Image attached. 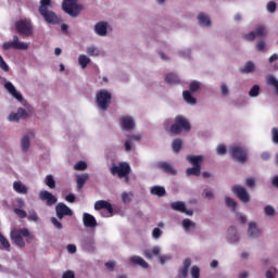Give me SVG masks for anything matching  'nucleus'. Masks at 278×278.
Returning a JSON list of instances; mask_svg holds the SVG:
<instances>
[{
  "mask_svg": "<svg viewBox=\"0 0 278 278\" xmlns=\"http://www.w3.org/2000/svg\"><path fill=\"white\" fill-rule=\"evenodd\" d=\"M130 262H131V264H137L138 266H141V268H148L149 267V263L140 256L130 257Z\"/></svg>",
  "mask_w": 278,
  "mask_h": 278,
  "instance_id": "29",
  "label": "nucleus"
},
{
  "mask_svg": "<svg viewBox=\"0 0 278 278\" xmlns=\"http://www.w3.org/2000/svg\"><path fill=\"white\" fill-rule=\"evenodd\" d=\"M112 101V94L106 90H101L97 93V103L101 110H108V105Z\"/></svg>",
  "mask_w": 278,
  "mask_h": 278,
  "instance_id": "9",
  "label": "nucleus"
},
{
  "mask_svg": "<svg viewBox=\"0 0 278 278\" xmlns=\"http://www.w3.org/2000/svg\"><path fill=\"white\" fill-rule=\"evenodd\" d=\"M220 90L224 97H227V94H229V87H227V85L223 84Z\"/></svg>",
  "mask_w": 278,
  "mask_h": 278,
  "instance_id": "58",
  "label": "nucleus"
},
{
  "mask_svg": "<svg viewBox=\"0 0 278 278\" xmlns=\"http://www.w3.org/2000/svg\"><path fill=\"white\" fill-rule=\"evenodd\" d=\"M51 223L56 229H62V223H60L55 217L51 218Z\"/></svg>",
  "mask_w": 278,
  "mask_h": 278,
  "instance_id": "55",
  "label": "nucleus"
},
{
  "mask_svg": "<svg viewBox=\"0 0 278 278\" xmlns=\"http://www.w3.org/2000/svg\"><path fill=\"white\" fill-rule=\"evenodd\" d=\"M172 134H181V131H190V122L184 116L178 115L175 118V124L170 127Z\"/></svg>",
  "mask_w": 278,
  "mask_h": 278,
  "instance_id": "4",
  "label": "nucleus"
},
{
  "mask_svg": "<svg viewBox=\"0 0 278 278\" xmlns=\"http://www.w3.org/2000/svg\"><path fill=\"white\" fill-rule=\"evenodd\" d=\"M62 8L70 16H77L81 12L79 0H63Z\"/></svg>",
  "mask_w": 278,
  "mask_h": 278,
  "instance_id": "5",
  "label": "nucleus"
},
{
  "mask_svg": "<svg viewBox=\"0 0 278 278\" xmlns=\"http://www.w3.org/2000/svg\"><path fill=\"white\" fill-rule=\"evenodd\" d=\"M28 220H34V223L38 222V214H36V212L29 213Z\"/></svg>",
  "mask_w": 278,
  "mask_h": 278,
  "instance_id": "59",
  "label": "nucleus"
},
{
  "mask_svg": "<svg viewBox=\"0 0 278 278\" xmlns=\"http://www.w3.org/2000/svg\"><path fill=\"white\" fill-rule=\"evenodd\" d=\"M94 210H105V213H102L104 218H110L114 210L112 208V204L105 200H100L94 203Z\"/></svg>",
  "mask_w": 278,
  "mask_h": 278,
  "instance_id": "11",
  "label": "nucleus"
},
{
  "mask_svg": "<svg viewBox=\"0 0 278 278\" xmlns=\"http://www.w3.org/2000/svg\"><path fill=\"white\" fill-rule=\"evenodd\" d=\"M109 27L110 24L108 22H98L93 27V31L97 34V36L105 37L108 36Z\"/></svg>",
  "mask_w": 278,
  "mask_h": 278,
  "instance_id": "15",
  "label": "nucleus"
},
{
  "mask_svg": "<svg viewBox=\"0 0 278 278\" xmlns=\"http://www.w3.org/2000/svg\"><path fill=\"white\" fill-rule=\"evenodd\" d=\"M4 51H8L10 49H16L18 51H27L29 49V43L25 41H20L18 36H14L12 41L3 43Z\"/></svg>",
  "mask_w": 278,
  "mask_h": 278,
  "instance_id": "8",
  "label": "nucleus"
},
{
  "mask_svg": "<svg viewBox=\"0 0 278 278\" xmlns=\"http://www.w3.org/2000/svg\"><path fill=\"white\" fill-rule=\"evenodd\" d=\"M56 216L62 220L64 216H73V211L64 203H59L55 207Z\"/></svg>",
  "mask_w": 278,
  "mask_h": 278,
  "instance_id": "13",
  "label": "nucleus"
},
{
  "mask_svg": "<svg viewBox=\"0 0 278 278\" xmlns=\"http://www.w3.org/2000/svg\"><path fill=\"white\" fill-rule=\"evenodd\" d=\"M68 253H77V247L75 244L67 245Z\"/></svg>",
  "mask_w": 278,
  "mask_h": 278,
  "instance_id": "62",
  "label": "nucleus"
},
{
  "mask_svg": "<svg viewBox=\"0 0 278 278\" xmlns=\"http://www.w3.org/2000/svg\"><path fill=\"white\" fill-rule=\"evenodd\" d=\"M190 264H192V261H190V258L185 260L184 268L178 271L179 277L188 276V268H190Z\"/></svg>",
  "mask_w": 278,
  "mask_h": 278,
  "instance_id": "32",
  "label": "nucleus"
},
{
  "mask_svg": "<svg viewBox=\"0 0 278 278\" xmlns=\"http://www.w3.org/2000/svg\"><path fill=\"white\" fill-rule=\"evenodd\" d=\"M31 144V134H28L21 139V149L24 151V153H27L29 151V147Z\"/></svg>",
  "mask_w": 278,
  "mask_h": 278,
  "instance_id": "22",
  "label": "nucleus"
},
{
  "mask_svg": "<svg viewBox=\"0 0 278 278\" xmlns=\"http://www.w3.org/2000/svg\"><path fill=\"white\" fill-rule=\"evenodd\" d=\"M199 88H201V83L194 80L190 84V90L191 92H197V90H199Z\"/></svg>",
  "mask_w": 278,
  "mask_h": 278,
  "instance_id": "49",
  "label": "nucleus"
},
{
  "mask_svg": "<svg viewBox=\"0 0 278 278\" xmlns=\"http://www.w3.org/2000/svg\"><path fill=\"white\" fill-rule=\"evenodd\" d=\"M159 168H161V170H164V173H167L168 175H176L177 174V172L175 170L173 165H170L166 162L159 163Z\"/></svg>",
  "mask_w": 278,
  "mask_h": 278,
  "instance_id": "25",
  "label": "nucleus"
},
{
  "mask_svg": "<svg viewBox=\"0 0 278 278\" xmlns=\"http://www.w3.org/2000/svg\"><path fill=\"white\" fill-rule=\"evenodd\" d=\"M172 210H175L176 212H181L182 214H187V216H192L193 212L191 210H186V203L178 201L173 202L170 204Z\"/></svg>",
  "mask_w": 278,
  "mask_h": 278,
  "instance_id": "18",
  "label": "nucleus"
},
{
  "mask_svg": "<svg viewBox=\"0 0 278 278\" xmlns=\"http://www.w3.org/2000/svg\"><path fill=\"white\" fill-rule=\"evenodd\" d=\"M132 199H134V193H131V192H123L122 193L123 203H131Z\"/></svg>",
  "mask_w": 278,
  "mask_h": 278,
  "instance_id": "39",
  "label": "nucleus"
},
{
  "mask_svg": "<svg viewBox=\"0 0 278 278\" xmlns=\"http://www.w3.org/2000/svg\"><path fill=\"white\" fill-rule=\"evenodd\" d=\"M245 184L249 188H253L255 186V179L254 178H248Z\"/></svg>",
  "mask_w": 278,
  "mask_h": 278,
  "instance_id": "61",
  "label": "nucleus"
},
{
  "mask_svg": "<svg viewBox=\"0 0 278 278\" xmlns=\"http://www.w3.org/2000/svg\"><path fill=\"white\" fill-rule=\"evenodd\" d=\"M89 62H90V58H88V55L80 54L78 56V64L81 66V68H86Z\"/></svg>",
  "mask_w": 278,
  "mask_h": 278,
  "instance_id": "35",
  "label": "nucleus"
},
{
  "mask_svg": "<svg viewBox=\"0 0 278 278\" xmlns=\"http://www.w3.org/2000/svg\"><path fill=\"white\" fill-rule=\"evenodd\" d=\"M89 177H90V175H88V174H83V175L76 176V182H77L78 190H81V188H84V185L89 179Z\"/></svg>",
  "mask_w": 278,
  "mask_h": 278,
  "instance_id": "27",
  "label": "nucleus"
},
{
  "mask_svg": "<svg viewBox=\"0 0 278 278\" xmlns=\"http://www.w3.org/2000/svg\"><path fill=\"white\" fill-rule=\"evenodd\" d=\"M16 29L18 34L29 38V36H34V27L31 26V20H20L16 23Z\"/></svg>",
  "mask_w": 278,
  "mask_h": 278,
  "instance_id": "6",
  "label": "nucleus"
},
{
  "mask_svg": "<svg viewBox=\"0 0 278 278\" xmlns=\"http://www.w3.org/2000/svg\"><path fill=\"white\" fill-rule=\"evenodd\" d=\"M0 243L3 247V249H10V241H8V239H5V237H3L1 232H0Z\"/></svg>",
  "mask_w": 278,
  "mask_h": 278,
  "instance_id": "45",
  "label": "nucleus"
},
{
  "mask_svg": "<svg viewBox=\"0 0 278 278\" xmlns=\"http://www.w3.org/2000/svg\"><path fill=\"white\" fill-rule=\"evenodd\" d=\"M217 155H225L227 153V147L219 144L216 149Z\"/></svg>",
  "mask_w": 278,
  "mask_h": 278,
  "instance_id": "51",
  "label": "nucleus"
},
{
  "mask_svg": "<svg viewBox=\"0 0 278 278\" xmlns=\"http://www.w3.org/2000/svg\"><path fill=\"white\" fill-rule=\"evenodd\" d=\"M131 170V167L127 163H119L118 165H113L111 168L112 175H117L119 179L122 177H125L126 181H129V173Z\"/></svg>",
  "mask_w": 278,
  "mask_h": 278,
  "instance_id": "7",
  "label": "nucleus"
},
{
  "mask_svg": "<svg viewBox=\"0 0 278 278\" xmlns=\"http://www.w3.org/2000/svg\"><path fill=\"white\" fill-rule=\"evenodd\" d=\"M264 212H265L266 216L275 215V208L270 205L265 206Z\"/></svg>",
  "mask_w": 278,
  "mask_h": 278,
  "instance_id": "52",
  "label": "nucleus"
},
{
  "mask_svg": "<svg viewBox=\"0 0 278 278\" xmlns=\"http://www.w3.org/2000/svg\"><path fill=\"white\" fill-rule=\"evenodd\" d=\"M228 241L230 244L238 242V232L233 228H230L228 231Z\"/></svg>",
  "mask_w": 278,
  "mask_h": 278,
  "instance_id": "36",
  "label": "nucleus"
},
{
  "mask_svg": "<svg viewBox=\"0 0 278 278\" xmlns=\"http://www.w3.org/2000/svg\"><path fill=\"white\" fill-rule=\"evenodd\" d=\"M226 205L228 206V207H231V210H236V207H237V203H236V201L233 200V199H231V198H226Z\"/></svg>",
  "mask_w": 278,
  "mask_h": 278,
  "instance_id": "48",
  "label": "nucleus"
},
{
  "mask_svg": "<svg viewBox=\"0 0 278 278\" xmlns=\"http://www.w3.org/2000/svg\"><path fill=\"white\" fill-rule=\"evenodd\" d=\"M28 113L25 111V109H18L16 113H11L8 117V121L10 123H18L21 118H27Z\"/></svg>",
  "mask_w": 278,
  "mask_h": 278,
  "instance_id": "17",
  "label": "nucleus"
},
{
  "mask_svg": "<svg viewBox=\"0 0 278 278\" xmlns=\"http://www.w3.org/2000/svg\"><path fill=\"white\" fill-rule=\"evenodd\" d=\"M88 168V164L84 161H79L74 165V170H86Z\"/></svg>",
  "mask_w": 278,
  "mask_h": 278,
  "instance_id": "41",
  "label": "nucleus"
},
{
  "mask_svg": "<svg viewBox=\"0 0 278 278\" xmlns=\"http://www.w3.org/2000/svg\"><path fill=\"white\" fill-rule=\"evenodd\" d=\"M182 227L187 233H190V231H192L194 227H197V224L187 218L182 220Z\"/></svg>",
  "mask_w": 278,
  "mask_h": 278,
  "instance_id": "31",
  "label": "nucleus"
},
{
  "mask_svg": "<svg viewBox=\"0 0 278 278\" xmlns=\"http://www.w3.org/2000/svg\"><path fill=\"white\" fill-rule=\"evenodd\" d=\"M152 236L155 240H157V238H160V236H162V231L160 228H154L153 229V232H152Z\"/></svg>",
  "mask_w": 278,
  "mask_h": 278,
  "instance_id": "57",
  "label": "nucleus"
},
{
  "mask_svg": "<svg viewBox=\"0 0 278 278\" xmlns=\"http://www.w3.org/2000/svg\"><path fill=\"white\" fill-rule=\"evenodd\" d=\"M65 201H67V203H75V194L70 193L65 197Z\"/></svg>",
  "mask_w": 278,
  "mask_h": 278,
  "instance_id": "60",
  "label": "nucleus"
},
{
  "mask_svg": "<svg viewBox=\"0 0 278 278\" xmlns=\"http://www.w3.org/2000/svg\"><path fill=\"white\" fill-rule=\"evenodd\" d=\"M275 275H277V268H273L266 271L267 278H275Z\"/></svg>",
  "mask_w": 278,
  "mask_h": 278,
  "instance_id": "54",
  "label": "nucleus"
},
{
  "mask_svg": "<svg viewBox=\"0 0 278 278\" xmlns=\"http://www.w3.org/2000/svg\"><path fill=\"white\" fill-rule=\"evenodd\" d=\"M267 11L270 12V14H275V12L277 11V3H275L274 1L268 2Z\"/></svg>",
  "mask_w": 278,
  "mask_h": 278,
  "instance_id": "44",
  "label": "nucleus"
},
{
  "mask_svg": "<svg viewBox=\"0 0 278 278\" xmlns=\"http://www.w3.org/2000/svg\"><path fill=\"white\" fill-rule=\"evenodd\" d=\"M201 276V269H199V267L193 266L191 268V277L192 278H199Z\"/></svg>",
  "mask_w": 278,
  "mask_h": 278,
  "instance_id": "47",
  "label": "nucleus"
},
{
  "mask_svg": "<svg viewBox=\"0 0 278 278\" xmlns=\"http://www.w3.org/2000/svg\"><path fill=\"white\" fill-rule=\"evenodd\" d=\"M62 278H75V274L73 271H66Z\"/></svg>",
  "mask_w": 278,
  "mask_h": 278,
  "instance_id": "64",
  "label": "nucleus"
},
{
  "mask_svg": "<svg viewBox=\"0 0 278 278\" xmlns=\"http://www.w3.org/2000/svg\"><path fill=\"white\" fill-rule=\"evenodd\" d=\"M151 194H154L155 197H164V194H166V189H164V187L154 186L151 188Z\"/></svg>",
  "mask_w": 278,
  "mask_h": 278,
  "instance_id": "33",
  "label": "nucleus"
},
{
  "mask_svg": "<svg viewBox=\"0 0 278 278\" xmlns=\"http://www.w3.org/2000/svg\"><path fill=\"white\" fill-rule=\"evenodd\" d=\"M15 205L17 207H25V201H23V199H16L15 200Z\"/></svg>",
  "mask_w": 278,
  "mask_h": 278,
  "instance_id": "63",
  "label": "nucleus"
},
{
  "mask_svg": "<svg viewBox=\"0 0 278 278\" xmlns=\"http://www.w3.org/2000/svg\"><path fill=\"white\" fill-rule=\"evenodd\" d=\"M256 49H257V51H264L265 49H266V42H264V41H258L257 43H256Z\"/></svg>",
  "mask_w": 278,
  "mask_h": 278,
  "instance_id": "56",
  "label": "nucleus"
},
{
  "mask_svg": "<svg viewBox=\"0 0 278 278\" xmlns=\"http://www.w3.org/2000/svg\"><path fill=\"white\" fill-rule=\"evenodd\" d=\"M14 213L16 214V216H18V218H26L27 217V212H25L24 210L14 208Z\"/></svg>",
  "mask_w": 278,
  "mask_h": 278,
  "instance_id": "50",
  "label": "nucleus"
},
{
  "mask_svg": "<svg viewBox=\"0 0 278 278\" xmlns=\"http://www.w3.org/2000/svg\"><path fill=\"white\" fill-rule=\"evenodd\" d=\"M144 255L148 260H151L153 255H160V247H154L152 250H147Z\"/></svg>",
  "mask_w": 278,
  "mask_h": 278,
  "instance_id": "37",
  "label": "nucleus"
},
{
  "mask_svg": "<svg viewBox=\"0 0 278 278\" xmlns=\"http://www.w3.org/2000/svg\"><path fill=\"white\" fill-rule=\"evenodd\" d=\"M198 21L201 27H210V25H212V21L210 20V16L205 13H200L198 15Z\"/></svg>",
  "mask_w": 278,
  "mask_h": 278,
  "instance_id": "23",
  "label": "nucleus"
},
{
  "mask_svg": "<svg viewBox=\"0 0 278 278\" xmlns=\"http://www.w3.org/2000/svg\"><path fill=\"white\" fill-rule=\"evenodd\" d=\"M23 238H26L27 242L31 241L33 237L26 228L20 230L13 229L11 231V240L16 244V247H25V240Z\"/></svg>",
  "mask_w": 278,
  "mask_h": 278,
  "instance_id": "2",
  "label": "nucleus"
},
{
  "mask_svg": "<svg viewBox=\"0 0 278 278\" xmlns=\"http://www.w3.org/2000/svg\"><path fill=\"white\" fill-rule=\"evenodd\" d=\"M86 53L90 55V58H97L101 55V50L94 45H91L86 48Z\"/></svg>",
  "mask_w": 278,
  "mask_h": 278,
  "instance_id": "28",
  "label": "nucleus"
},
{
  "mask_svg": "<svg viewBox=\"0 0 278 278\" xmlns=\"http://www.w3.org/2000/svg\"><path fill=\"white\" fill-rule=\"evenodd\" d=\"M187 161L189 164H192L193 167L187 169V175L190 177V175H194L195 177H199L201 175V164H203V155H197V156H187Z\"/></svg>",
  "mask_w": 278,
  "mask_h": 278,
  "instance_id": "3",
  "label": "nucleus"
},
{
  "mask_svg": "<svg viewBox=\"0 0 278 278\" xmlns=\"http://www.w3.org/2000/svg\"><path fill=\"white\" fill-rule=\"evenodd\" d=\"M165 81L173 86L174 84H179V77L177 75H175V74H168L165 77Z\"/></svg>",
  "mask_w": 278,
  "mask_h": 278,
  "instance_id": "38",
  "label": "nucleus"
},
{
  "mask_svg": "<svg viewBox=\"0 0 278 278\" xmlns=\"http://www.w3.org/2000/svg\"><path fill=\"white\" fill-rule=\"evenodd\" d=\"M51 8V0H40L39 5V14L45 18L46 23H50L51 25H58L62 23V18L55 15V12L49 11Z\"/></svg>",
  "mask_w": 278,
  "mask_h": 278,
  "instance_id": "1",
  "label": "nucleus"
},
{
  "mask_svg": "<svg viewBox=\"0 0 278 278\" xmlns=\"http://www.w3.org/2000/svg\"><path fill=\"white\" fill-rule=\"evenodd\" d=\"M39 199L40 201H46L47 205H55L58 203V198L47 190L39 192Z\"/></svg>",
  "mask_w": 278,
  "mask_h": 278,
  "instance_id": "14",
  "label": "nucleus"
},
{
  "mask_svg": "<svg viewBox=\"0 0 278 278\" xmlns=\"http://www.w3.org/2000/svg\"><path fill=\"white\" fill-rule=\"evenodd\" d=\"M4 88L5 90H8V92H10V94H12V97H14V99H16L17 101H23V94L16 91V87H14L11 81H7L4 84Z\"/></svg>",
  "mask_w": 278,
  "mask_h": 278,
  "instance_id": "19",
  "label": "nucleus"
},
{
  "mask_svg": "<svg viewBox=\"0 0 278 278\" xmlns=\"http://www.w3.org/2000/svg\"><path fill=\"white\" fill-rule=\"evenodd\" d=\"M134 118L129 117V116H124L121 119V126L123 127V129H134Z\"/></svg>",
  "mask_w": 278,
  "mask_h": 278,
  "instance_id": "24",
  "label": "nucleus"
},
{
  "mask_svg": "<svg viewBox=\"0 0 278 278\" xmlns=\"http://www.w3.org/2000/svg\"><path fill=\"white\" fill-rule=\"evenodd\" d=\"M45 184L46 186H48V188H51V189L55 188V179H53L52 175H48L46 177Z\"/></svg>",
  "mask_w": 278,
  "mask_h": 278,
  "instance_id": "40",
  "label": "nucleus"
},
{
  "mask_svg": "<svg viewBox=\"0 0 278 278\" xmlns=\"http://www.w3.org/2000/svg\"><path fill=\"white\" fill-rule=\"evenodd\" d=\"M182 97H184L185 101L187 103H189V105H195L197 104V99H194V97H192L190 91H184Z\"/></svg>",
  "mask_w": 278,
  "mask_h": 278,
  "instance_id": "34",
  "label": "nucleus"
},
{
  "mask_svg": "<svg viewBox=\"0 0 278 278\" xmlns=\"http://www.w3.org/2000/svg\"><path fill=\"white\" fill-rule=\"evenodd\" d=\"M83 223L85 227H89V228H94L98 225L97 218H94V216L90 215L89 213H84Z\"/></svg>",
  "mask_w": 278,
  "mask_h": 278,
  "instance_id": "20",
  "label": "nucleus"
},
{
  "mask_svg": "<svg viewBox=\"0 0 278 278\" xmlns=\"http://www.w3.org/2000/svg\"><path fill=\"white\" fill-rule=\"evenodd\" d=\"M250 97H257L260 94V87L257 85H254L250 92H249Z\"/></svg>",
  "mask_w": 278,
  "mask_h": 278,
  "instance_id": "46",
  "label": "nucleus"
},
{
  "mask_svg": "<svg viewBox=\"0 0 278 278\" xmlns=\"http://www.w3.org/2000/svg\"><path fill=\"white\" fill-rule=\"evenodd\" d=\"M271 136H273V142H275V144H278V128L271 129Z\"/></svg>",
  "mask_w": 278,
  "mask_h": 278,
  "instance_id": "53",
  "label": "nucleus"
},
{
  "mask_svg": "<svg viewBox=\"0 0 278 278\" xmlns=\"http://www.w3.org/2000/svg\"><path fill=\"white\" fill-rule=\"evenodd\" d=\"M241 73L249 75V73H255V63L248 61L245 65L241 68Z\"/></svg>",
  "mask_w": 278,
  "mask_h": 278,
  "instance_id": "30",
  "label": "nucleus"
},
{
  "mask_svg": "<svg viewBox=\"0 0 278 278\" xmlns=\"http://www.w3.org/2000/svg\"><path fill=\"white\" fill-rule=\"evenodd\" d=\"M232 192L240 199V201H242V203H249V201H251V197L244 187L235 186L232 187Z\"/></svg>",
  "mask_w": 278,
  "mask_h": 278,
  "instance_id": "12",
  "label": "nucleus"
},
{
  "mask_svg": "<svg viewBox=\"0 0 278 278\" xmlns=\"http://www.w3.org/2000/svg\"><path fill=\"white\" fill-rule=\"evenodd\" d=\"M247 149L240 146H232L230 148V155L237 160V162H245L247 161Z\"/></svg>",
  "mask_w": 278,
  "mask_h": 278,
  "instance_id": "10",
  "label": "nucleus"
},
{
  "mask_svg": "<svg viewBox=\"0 0 278 278\" xmlns=\"http://www.w3.org/2000/svg\"><path fill=\"white\" fill-rule=\"evenodd\" d=\"M13 190L17 192L18 194H27V186L23 185L21 181H15L13 184Z\"/></svg>",
  "mask_w": 278,
  "mask_h": 278,
  "instance_id": "26",
  "label": "nucleus"
},
{
  "mask_svg": "<svg viewBox=\"0 0 278 278\" xmlns=\"http://www.w3.org/2000/svg\"><path fill=\"white\" fill-rule=\"evenodd\" d=\"M248 233L250 238H260V236H262V230L257 228V224H255L254 222H250Z\"/></svg>",
  "mask_w": 278,
  "mask_h": 278,
  "instance_id": "21",
  "label": "nucleus"
},
{
  "mask_svg": "<svg viewBox=\"0 0 278 278\" xmlns=\"http://www.w3.org/2000/svg\"><path fill=\"white\" fill-rule=\"evenodd\" d=\"M0 68L4 71V73H8L10 71V65L5 63V60H3V56L0 55Z\"/></svg>",
  "mask_w": 278,
  "mask_h": 278,
  "instance_id": "43",
  "label": "nucleus"
},
{
  "mask_svg": "<svg viewBox=\"0 0 278 278\" xmlns=\"http://www.w3.org/2000/svg\"><path fill=\"white\" fill-rule=\"evenodd\" d=\"M268 31L264 26H257L255 31H251L250 34L245 35V40H255V37L263 38L266 36Z\"/></svg>",
  "mask_w": 278,
  "mask_h": 278,
  "instance_id": "16",
  "label": "nucleus"
},
{
  "mask_svg": "<svg viewBox=\"0 0 278 278\" xmlns=\"http://www.w3.org/2000/svg\"><path fill=\"white\" fill-rule=\"evenodd\" d=\"M172 148H173V151L175 153H179L180 149H181V141L180 139H175L172 143Z\"/></svg>",
  "mask_w": 278,
  "mask_h": 278,
  "instance_id": "42",
  "label": "nucleus"
}]
</instances>
